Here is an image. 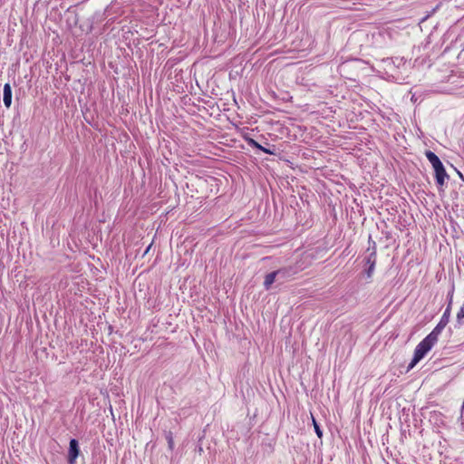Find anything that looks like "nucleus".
Wrapping results in <instances>:
<instances>
[{
    "mask_svg": "<svg viewBox=\"0 0 464 464\" xmlns=\"http://www.w3.org/2000/svg\"><path fill=\"white\" fill-rule=\"evenodd\" d=\"M451 304H452V296H450L449 304H448L446 310L444 311L439 324L430 332L432 334H434L438 338H439V335L441 334L442 330L446 327V325L448 324V323L450 321Z\"/></svg>",
    "mask_w": 464,
    "mask_h": 464,
    "instance_id": "3",
    "label": "nucleus"
},
{
    "mask_svg": "<svg viewBox=\"0 0 464 464\" xmlns=\"http://www.w3.org/2000/svg\"><path fill=\"white\" fill-rule=\"evenodd\" d=\"M425 155L434 169L437 186L442 190L450 177L447 174L442 162L434 152L429 150L426 151Z\"/></svg>",
    "mask_w": 464,
    "mask_h": 464,
    "instance_id": "1",
    "label": "nucleus"
},
{
    "mask_svg": "<svg viewBox=\"0 0 464 464\" xmlns=\"http://www.w3.org/2000/svg\"><path fill=\"white\" fill-rule=\"evenodd\" d=\"M79 445L78 441L74 439L71 440L70 441V448H69V456L68 460L70 464H74L75 460L79 455Z\"/></svg>",
    "mask_w": 464,
    "mask_h": 464,
    "instance_id": "4",
    "label": "nucleus"
},
{
    "mask_svg": "<svg viewBox=\"0 0 464 464\" xmlns=\"http://www.w3.org/2000/svg\"><path fill=\"white\" fill-rule=\"evenodd\" d=\"M464 319V304L460 307L459 311L457 314V321L459 324H461Z\"/></svg>",
    "mask_w": 464,
    "mask_h": 464,
    "instance_id": "10",
    "label": "nucleus"
},
{
    "mask_svg": "<svg viewBox=\"0 0 464 464\" xmlns=\"http://www.w3.org/2000/svg\"><path fill=\"white\" fill-rule=\"evenodd\" d=\"M285 271L284 270H277L274 271L272 273H269L266 276L265 281H264V286L266 290L270 289L273 283L276 281V276H285Z\"/></svg>",
    "mask_w": 464,
    "mask_h": 464,
    "instance_id": "5",
    "label": "nucleus"
},
{
    "mask_svg": "<svg viewBox=\"0 0 464 464\" xmlns=\"http://www.w3.org/2000/svg\"><path fill=\"white\" fill-rule=\"evenodd\" d=\"M312 420H313V425H314V431L316 433V435L318 436V438H322L323 436V431L322 430L320 429L318 423L316 422L315 419L314 418V416L312 415Z\"/></svg>",
    "mask_w": 464,
    "mask_h": 464,
    "instance_id": "9",
    "label": "nucleus"
},
{
    "mask_svg": "<svg viewBox=\"0 0 464 464\" xmlns=\"http://www.w3.org/2000/svg\"><path fill=\"white\" fill-rule=\"evenodd\" d=\"M368 264H370L369 268L367 270V276L370 278L372 276L374 266H375V253L372 252L367 260Z\"/></svg>",
    "mask_w": 464,
    "mask_h": 464,
    "instance_id": "7",
    "label": "nucleus"
},
{
    "mask_svg": "<svg viewBox=\"0 0 464 464\" xmlns=\"http://www.w3.org/2000/svg\"><path fill=\"white\" fill-rule=\"evenodd\" d=\"M167 440H168V444H169V448L170 450H173L174 448V440H173V438H172V434L171 433H169L168 436H167Z\"/></svg>",
    "mask_w": 464,
    "mask_h": 464,
    "instance_id": "12",
    "label": "nucleus"
},
{
    "mask_svg": "<svg viewBox=\"0 0 464 464\" xmlns=\"http://www.w3.org/2000/svg\"><path fill=\"white\" fill-rule=\"evenodd\" d=\"M4 104L6 108H9L12 104V89L9 83L4 85Z\"/></svg>",
    "mask_w": 464,
    "mask_h": 464,
    "instance_id": "6",
    "label": "nucleus"
},
{
    "mask_svg": "<svg viewBox=\"0 0 464 464\" xmlns=\"http://www.w3.org/2000/svg\"><path fill=\"white\" fill-rule=\"evenodd\" d=\"M438 342V337L430 333L415 348L414 355L409 368H413L431 350Z\"/></svg>",
    "mask_w": 464,
    "mask_h": 464,
    "instance_id": "2",
    "label": "nucleus"
},
{
    "mask_svg": "<svg viewBox=\"0 0 464 464\" xmlns=\"http://www.w3.org/2000/svg\"><path fill=\"white\" fill-rule=\"evenodd\" d=\"M247 144L253 148H256L257 150H264V147L260 145L257 141H256L254 139L248 138L246 139Z\"/></svg>",
    "mask_w": 464,
    "mask_h": 464,
    "instance_id": "8",
    "label": "nucleus"
},
{
    "mask_svg": "<svg viewBox=\"0 0 464 464\" xmlns=\"http://www.w3.org/2000/svg\"><path fill=\"white\" fill-rule=\"evenodd\" d=\"M260 150L269 155H276V148L274 145L271 148L264 147V150Z\"/></svg>",
    "mask_w": 464,
    "mask_h": 464,
    "instance_id": "11",
    "label": "nucleus"
}]
</instances>
